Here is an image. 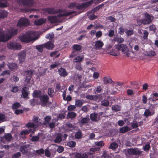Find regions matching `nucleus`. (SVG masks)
Instances as JSON below:
<instances>
[{"label": "nucleus", "mask_w": 158, "mask_h": 158, "mask_svg": "<svg viewBox=\"0 0 158 158\" xmlns=\"http://www.w3.org/2000/svg\"><path fill=\"white\" fill-rule=\"evenodd\" d=\"M35 32L31 31L25 33L21 34L19 36V38L21 42L27 43L36 40L37 39L35 37Z\"/></svg>", "instance_id": "nucleus-1"}, {"label": "nucleus", "mask_w": 158, "mask_h": 158, "mask_svg": "<svg viewBox=\"0 0 158 158\" xmlns=\"http://www.w3.org/2000/svg\"><path fill=\"white\" fill-rule=\"evenodd\" d=\"M144 18L137 20V23L141 25H148L151 23L154 19V16L146 12L143 13Z\"/></svg>", "instance_id": "nucleus-2"}, {"label": "nucleus", "mask_w": 158, "mask_h": 158, "mask_svg": "<svg viewBox=\"0 0 158 158\" xmlns=\"http://www.w3.org/2000/svg\"><path fill=\"white\" fill-rule=\"evenodd\" d=\"M30 24L28 19L26 17H21L18 21L16 25L17 27L23 28L27 27Z\"/></svg>", "instance_id": "nucleus-3"}, {"label": "nucleus", "mask_w": 158, "mask_h": 158, "mask_svg": "<svg viewBox=\"0 0 158 158\" xmlns=\"http://www.w3.org/2000/svg\"><path fill=\"white\" fill-rule=\"evenodd\" d=\"M18 31L17 28L14 27H11L8 29L6 32L7 40H9L12 37L18 34Z\"/></svg>", "instance_id": "nucleus-4"}, {"label": "nucleus", "mask_w": 158, "mask_h": 158, "mask_svg": "<svg viewBox=\"0 0 158 158\" xmlns=\"http://www.w3.org/2000/svg\"><path fill=\"white\" fill-rule=\"evenodd\" d=\"M18 3L28 7L32 6L34 3L33 0H17Z\"/></svg>", "instance_id": "nucleus-5"}, {"label": "nucleus", "mask_w": 158, "mask_h": 158, "mask_svg": "<svg viewBox=\"0 0 158 158\" xmlns=\"http://www.w3.org/2000/svg\"><path fill=\"white\" fill-rule=\"evenodd\" d=\"M127 152L128 154L130 155H135L138 156L141 154L142 152L137 148H128Z\"/></svg>", "instance_id": "nucleus-6"}, {"label": "nucleus", "mask_w": 158, "mask_h": 158, "mask_svg": "<svg viewBox=\"0 0 158 158\" xmlns=\"http://www.w3.org/2000/svg\"><path fill=\"white\" fill-rule=\"evenodd\" d=\"M49 98L47 94L42 95L40 97V100L41 102V106H46L47 103H49ZM51 102H49V104H50Z\"/></svg>", "instance_id": "nucleus-7"}, {"label": "nucleus", "mask_w": 158, "mask_h": 158, "mask_svg": "<svg viewBox=\"0 0 158 158\" xmlns=\"http://www.w3.org/2000/svg\"><path fill=\"white\" fill-rule=\"evenodd\" d=\"M45 11L49 14H58V13L63 12L64 10L60 9H58L57 10H56L54 8L50 7L45 8Z\"/></svg>", "instance_id": "nucleus-8"}, {"label": "nucleus", "mask_w": 158, "mask_h": 158, "mask_svg": "<svg viewBox=\"0 0 158 158\" xmlns=\"http://www.w3.org/2000/svg\"><path fill=\"white\" fill-rule=\"evenodd\" d=\"M93 2V0H91L89 1L83 3L81 4H79L76 5V9L81 10L82 8H86L91 5Z\"/></svg>", "instance_id": "nucleus-9"}, {"label": "nucleus", "mask_w": 158, "mask_h": 158, "mask_svg": "<svg viewBox=\"0 0 158 158\" xmlns=\"http://www.w3.org/2000/svg\"><path fill=\"white\" fill-rule=\"evenodd\" d=\"M29 88L25 86L22 88L21 92L22 95L21 97L24 99H29V97H28V95L30 93L28 91Z\"/></svg>", "instance_id": "nucleus-10"}, {"label": "nucleus", "mask_w": 158, "mask_h": 158, "mask_svg": "<svg viewBox=\"0 0 158 158\" xmlns=\"http://www.w3.org/2000/svg\"><path fill=\"white\" fill-rule=\"evenodd\" d=\"M26 51L23 50L18 53L19 60L20 63H23L25 60L26 57Z\"/></svg>", "instance_id": "nucleus-11"}, {"label": "nucleus", "mask_w": 158, "mask_h": 158, "mask_svg": "<svg viewBox=\"0 0 158 158\" xmlns=\"http://www.w3.org/2000/svg\"><path fill=\"white\" fill-rule=\"evenodd\" d=\"M25 73L26 76L25 81L27 83H29L31 78V76L33 74V71L31 70H27L25 72Z\"/></svg>", "instance_id": "nucleus-12"}, {"label": "nucleus", "mask_w": 158, "mask_h": 158, "mask_svg": "<svg viewBox=\"0 0 158 158\" xmlns=\"http://www.w3.org/2000/svg\"><path fill=\"white\" fill-rule=\"evenodd\" d=\"M62 12L59 13L60 14L57 15V17H61L64 16H67L72 15L73 14L75 13V15H76L80 13V12H77L75 11H73L70 12H67L63 14H62Z\"/></svg>", "instance_id": "nucleus-13"}, {"label": "nucleus", "mask_w": 158, "mask_h": 158, "mask_svg": "<svg viewBox=\"0 0 158 158\" xmlns=\"http://www.w3.org/2000/svg\"><path fill=\"white\" fill-rule=\"evenodd\" d=\"M8 47L10 49L16 50L20 48H21V46L20 44H18L16 43L11 42L8 44Z\"/></svg>", "instance_id": "nucleus-14"}, {"label": "nucleus", "mask_w": 158, "mask_h": 158, "mask_svg": "<svg viewBox=\"0 0 158 158\" xmlns=\"http://www.w3.org/2000/svg\"><path fill=\"white\" fill-rule=\"evenodd\" d=\"M30 146L29 144H23L20 147V150L23 154L27 153L28 152V148Z\"/></svg>", "instance_id": "nucleus-15"}, {"label": "nucleus", "mask_w": 158, "mask_h": 158, "mask_svg": "<svg viewBox=\"0 0 158 158\" xmlns=\"http://www.w3.org/2000/svg\"><path fill=\"white\" fill-rule=\"evenodd\" d=\"M7 41L6 33L5 34L3 30H0V42H5Z\"/></svg>", "instance_id": "nucleus-16"}, {"label": "nucleus", "mask_w": 158, "mask_h": 158, "mask_svg": "<svg viewBox=\"0 0 158 158\" xmlns=\"http://www.w3.org/2000/svg\"><path fill=\"white\" fill-rule=\"evenodd\" d=\"M59 74L61 77H65L68 74V73L67 72L66 70L63 68H60L58 70Z\"/></svg>", "instance_id": "nucleus-17"}, {"label": "nucleus", "mask_w": 158, "mask_h": 158, "mask_svg": "<svg viewBox=\"0 0 158 158\" xmlns=\"http://www.w3.org/2000/svg\"><path fill=\"white\" fill-rule=\"evenodd\" d=\"M151 112L149 109H146L143 114V115L146 118H148L150 116L153 115L155 113V111L154 110H151Z\"/></svg>", "instance_id": "nucleus-18"}, {"label": "nucleus", "mask_w": 158, "mask_h": 158, "mask_svg": "<svg viewBox=\"0 0 158 158\" xmlns=\"http://www.w3.org/2000/svg\"><path fill=\"white\" fill-rule=\"evenodd\" d=\"M44 48L48 50L52 49L55 47L53 44L50 41L44 44Z\"/></svg>", "instance_id": "nucleus-19"}, {"label": "nucleus", "mask_w": 158, "mask_h": 158, "mask_svg": "<svg viewBox=\"0 0 158 158\" xmlns=\"http://www.w3.org/2000/svg\"><path fill=\"white\" fill-rule=\"evenodd\" d=\"M46 21V19L44 18H41L35 20L34 21L35 25L37 26H40L45 23Z\"/></svg>", "instance_id": "nucleus-20"}, {"label": "nucleus", "mask_w": 158, "mask_h": 158, "mask_svg": "<svg viewBox=\"0 0 158 158\" xmlns=\"http://www.w3.org/2000/svg\"><path fill=\"white\" fill-rule=\"evenodd\" d=\"M48 21L51 23H54L59 22L57 17L55 16H48Z\"/></svg>", "instance_id": "nucleus-21"}, {"label": "nucleus", "mask_w": 158, "mask_h": 158, "mask_svg": "<svg viewBox=\"0 0 158 158\" xmlns=\"http://www.w3.org/2000/svg\"><path fill=\"white\" fill-rule=\"evenodd\" d=\"M34 129H32L31 128H28V129L22 131L20 133V134L22 135H25L28 134L30 132H31L32 134H33L35 133Z\"/></svg>", "instance_id": "nucleus-22"}, {"label": "nucleus", "mask_w": 158, "mask_h": 158, "mask_svg": "<svg viewBox=\"0 0 158 158\" xmlns=\"http://www.w3.org/2000/svg\"><path fill=\"white\" fill-rule=\"evenodd\" d=\"M103 84L105 85H107L108 83L112 84L114 82L112 79L110 77L108 76H105L103 78Z\"/></svg>", "instance_id": "nucleus-23"}, {"label": "nucleus", "mask_w": 158, "mask_h": 158, "mask_svg": "<svg viewBox=\"0 0 158 158\" xmlns=\"http://www.w3.org/2000/svg\"><path fill=\"white\" fill-rule=\"evenodd\" d=\"M103 43L100 40L95 42L94 47L95 49H100L103 46Z\"/></svg>", "instance_id": "nucleus-24"}, {"label": "nucleus", "mask_w": 158, "mask_h": 158, "mask_svg": "<svg viewBox=\"0 0 158 158\" xmlns=\"http://www.w3.org/2000/svg\"><path fill=\"white\" fill-rule=\"evenodd\" d=\"M83 56H77L73 59L74 64L81 63V62L84 59Z\"/></svg>", "instance_id": "nucleus-25"}, {"label": "nucleus", "mask_w": 158, "mask_h": 158, "mask_svg": "<svg viewBox=\"0 0 158 158\" xmlns=\"http://www.w3.org/2000/svg\"><path fill=\"white\" fill-rule=\"evenodd\" d=\"M98 115L97 113H91L90 115V118L93 121L97 122L98 121V120L97 119Z\"/></svg>", "instance_id": "nucleus-26"}, {"label": "nucleus", "mask_w": 158, "mask_h": 158, "mask_svg": "<svg viewBox=\"0 0 158 158\" xmlns=\"http://www.w3.org/2000/svg\"><path fill=\"white\" fill-rule=\"evenodd\" d=\"M151 96V97L148 98L149 100L153 102L158 100V93L156 92L153 93Z\"/></svg>", "instance_id": "nucleus-27"}, {"label": "nucleus", "mask_w": 158, "mask_h": 158, "mask_svg": "<svg viewBox=\"0 0 158 158\" xmlns=\"http://www.w3.org/2000/svg\"><path fill=\"white\" fill-rule=\"evenodd\" d=\"M41 92L40 90H35L32 94V96L35 98H40L42 95Z\"/></svg>", "instance_id": "nucleus-28"}, {"label": "nucleus", "mask_w": 158, "mask_h": 158, "mask_svg": "<svg viewBox=\"0 0 158 158\" xmlns=\"http://www.w3.org/2000/svg\"><path fill=\"white\" fill-rule=\"evenodd\" d=\"M118 48L119 51H121L123 53H125V52L127 49V47L126 45L121 44L118 46Z\"/></svg>", "instance_id": "nucleus-29"}, {"label": "nucleus", "mask_w": 158, "mask_h": 158, "mask_svg": "<svg viewBox=\"0 0 158 158\" xmlns=\"http://www.w3.org/2000/svg\"><path fill=\"white\" fill-rule=\"evenodd\" d=\"M73 52L74 53L75 51H80L82 49L81 46L79 44H74L72 46Z\"/></svg>", "instance_id": "nucleus-30"}, {"label": "nucleus", "mask_w": 158, "mask_h": 158, "mask_svg": "<svg viewBox=\"0 0 158 158\" xmlns=\"http://www.w3.org/2000/svg\"><path fill=\"white\" fill-rule=\"evenodd\" d=\"M7 66L9 69L11 71H13L14 69H17V64L15 63H9L7 64Z\"/></svg>", "instance_id": "nucleus-31"}, {"label": "nucleus", "mask_w": 158, "mask_h": 158, "mask_svg": "<svg viewBox=\"0 0 158 158\" xmlns=\"http://www.w3.org/2000/svg\"><path fill=\"white\" fill-rule=\"evenodd\" d=\"M8 13L4 10H0V19H4L7 17Z\"/></svg>", "instance_id": "nucleus-32"}, {"label": "nucleus", "mask_w": 158, "mask_h": 158, "mask_svg": "<svg viewBox=\"0 0 158 158\" xmlns=\"http://www.w3.org/2000/svg\"><path fill=\"white\" fill-rule=\"evenodd\" d=\"M100 150V148L99 147L92 148L89 149V152H88V154L90 155H92L94 154L95 152L99 151Z\"/></svg>", "instance_id": "nucleus-33"}, {"label": "nucleus", "mask_w": 158, "mask_h": 158, "mask_svg": "<svg viewBox=\"0 0 158 158\" xmlns=\"http://www.w3.org/2000/svg\"><path fill=\"white\" fill-rule=\"evenodd\" d=\"M4 138L7 141H9L11 140L12 138V135L10 133H8L5 134L4 136L3 137H1V141L3 142V139Z\"/></svg>", "instance_id": "nucleus-34"}, {"label": "nucleus", "mask_w": 158, "mask_h": 158, "mask_svg": "<svg viewBox=\"0 0 158 158\" xmlns=\"http://www.w3.org/2000/svg\"><path fill=\"white\" fill-rule=\"evenodd\" d=\"M63 135L62 134L60 133H58L57 134V136L56 139L54 140L55 143H59L62 141V137Z\"/></svg>", "instance_id": "nucleus-35"}, {"label": "nucleus", "mask_w": 158, "mask_h": 158, "mask_svg": "<svg viewBox=\"0 0 158 158\" xmlns=\"http://www.w3.org/2000/svg\"><path fill=\"white\" fill-rule=\"evenodd\" d=\"M74 68L77 70L79 71H83V67L81 63H75Z\"/></svg>", "instance_id": "nucleus-36"}, {"label": "nucleus", "mask_w": 158, "mask_h": 158, "mask_svg": "<svg viewBox=\"0 0 158 158\" xmlns=\"http://www.w3.org/2000/svg\"><path fill=\"white\" fill-rule=\"evenodd\" d=\"M131 129L127 126H125L122 128H120L119 132L121 133H124L129 131Z\"/></svg>", "instance_id": "nucleus-37"}, {"label": "nucleus", "mask_w": 158, "mask_h": 158, "mask_svg": "<svg viewBox=\"0 0 158 158\" xmlns=\"http://www.w3.org/2000/svg\"><path fill=\"white\" fill-rule=\"evenodd\" d=\"M82 132L81 130L78 129L75 135V137L76 139H80L82 137Z\"/></svg>", "instance_id": "nucleus-38"}, {"label": "nucleus", "mask_w": 158, "mask_h": 158, "mask_svg": "<svg viewBox=\"0 0 158 158\" xmlns=\"http://www.w3.org/2000/svg\"><path fill=\"white\" fill-rule=\"evenodd\" d=\"M89 121L90 118L89 117H88L83 118L81 119L80 123L82 125H84L86 123H88Z\"/></svg>", "instance_id": "nucleus-39"}, {"label": "nucleus", "mask_w": 158, "mask_h": 158, "mask_svg": "<svg viewBox=\"0 0 158 158\" xmlns=\"http://www.w3.org/2000/svg\"><path fill=\"white\" fill-rule=\"evenodd\" d=\"M66 115L65 113L64 112L60 113L57 116V118L58 120H61L65 118Z\"/></svg>", "instance_id": "nucleus-40"}, {"label": "nucleus", "mask_w": 158, "mask_h": 158, "mask_svg": "<svg viewBox=\"0 0 158 158\" xmlns=\"http://www.w3.org/2000/svg\"><path fill=\"white\" fill-rule=\"evenodd\" d=\"M151 148L150 143H148L146 144L143 147V149L146 152H148L150 150Z\"/></svg>", "instance_id": "nucleus-41"}, {"label": "nucleus", "mask_w": 158, "mask_h": 158, "mask_svg": "<svg viewBox=\"0 0 158 158\" xmlns=\"http://www.w3.org/2000/svg\"><path fill=\"white\" fill-rule=\"evenodd\" d=\"M52 117L50 116H46L44 118V125L48 124L49 123V122L51 120Z\"/></svg>", "instance_id": "nucleus-42"}, {"label": "nucleus", "mask_w": 158, "mask_h": 158, "mask_svg": "<svg viewBox=\"0 0 158 158\" xmlns=\"http://www.w3.org/2000/svg\"><path fill=\"white\" fill-rule=\"evenodd\" d=\"M83 104L82 101L79 99H77L75 102V106L77 107H81Z\"/></svg>", "instance_id": "nucleus-43"}, {"label": "nucleus", "mask_w": 158, "mask_h": 158, "mask_svg": "<svg viewBox=\"0 0 158 158\" xmlns=\"http://www.w3.org/2000/svg\"><path fill=\"white\" fill-rule=\"evenodd\" d=\"M68 146L71 148H74L76 145V143L73 141H71L68 142L67 143Z\"/></svg>", "instance_id": "nucleus-44"}, {"label": "nucleus", "mask_w": 158, "mask_h": 158, "mask_svg": "<svg viewBox=\"0 0 158 158\" xmlns=\"http://www.w3.org/2000/svg\"><path fill=\"white\" fill-rule=\"evenodd\" d=\"M143 33V38L144 40H147L148 38V36L149 34L148 31L145 30H142Z\"/></svg>", "instance_id": "nucleus-45"}, {"label": "nucleus", "mask_w": 158, "mask_h": 158, "mask_svg": "<svg viewBox=\"0 0 158 158\" xmlns=\"http://www.w3.org/2000/svg\"><path fill=\"white\" fill-rule=\"evenodd\" d=\"M112 109L116 111H119L121 110V106L118 105H113L112 107Z\"/></svg>", "instance_id": "nucleus-46"}, {"label": "nucleus", "mask_w": 158, "mask_h": 158, "mask_svg": "<svg viewBox=\"0 0 158 158\" xmlns=\"http://www.w3.org/2000/svg\"><path fill=\"white\" fill-rule=\"evenodd\" d=\"M77 114L73 112H69L68 114V116L71 118H75L77 116Z\"/></svg>", "instance_id": "nucleus-47"}, {"label": "nucleus", "mask_w": 158, "mask_h": 158, "mask_svg": "<svg viewBox=\"0 0 158 158\" xmlns=\"http://www.w3.org/2000/svg\"><path fill=\"white\" fill-rule=\"evenodd\" d=\"M54 89L52 88H49L48 89V95L51 97L53 98L54 97V95L52 94L54 93Z\"/></svg>", "instance_id": "nucleus-48"}, {"label": "nucleus", "mask_w": 158, "mask_h": 158, "mask_svg": "<svg viewBox=\"0 0 158 158\" xmlns=\"http://www.w3.org/2000/svg\"><path fill=\"white\" fill-rule=\"evenodd\" d=\"M21 104L18 102L14 103L12 106V108L13 110L17 109L21 106Z\"/></svg>", "instance_id": "nucleus-49"}, {"label": "nucleus", "mask_w": 158, "mask_h": 158, "mask_svg": "<svg viewBox=\"0 0 158 158\" xmlns=\"http://www.w3.org/2000/svg\"><path fill=\"white\" fill-rule=\"evenodd\" d=\"M36 48L38 50L39 52H42L43 51V48H44V44L42 45H36Z\"/></svg>", "instance_id": "nucleus-50"}, {"label": "nucleus", "mask_w": 158, "mask_h": 158, "mask_svg": "<svg viewBox=\"0 0 158 158\" xmlns=\"http://www.w3.org/2000/svg\"><path fill=\"white\" fill-rule=\"evenodd\" d=\"M58 51H57L53 52L50 53V56L51 57H53L54 56H56L55 57V58L58 57L60 55V54H58L57 55V54L58 53Z\"/></svg>", "instance_id": "nucleus-51"}, {"label": "nucleus", "mask_w": 158, "mask_h": 158, "mask_svg": "<svg viewBox=\"0 0 158 158\" xmlns=\"http://www.w3.org/2000/svg\"><path fill=\"white\" fill-rule=\"evenodd\" d=\"M104 4L102 3L98 5L97 6L94 8L92 10V11L94 12V13H95L96 12L99 10L101 8L104 6Z\"/></svg>", "instance_id": "nucleus-52"}, {"label": "nucleus", "mask_w": 158, "mask_h": 158, "mask_svg": "<svg viewBox=\"0 0 158 158\" xmlns=\"http://www.w3.org/2000/svg\"><path fill=\"white\" fill-rule=\"evenodd\" d=\"M126 33L128 36H131L133 34V31L132 29L128 30V29H126Z\"/></svg>", "instance_id": "nucleus-53"}, {"label": "nucleus", "mask_w": 158, "mask_h": 158, "mask_svg": "<svg viewBox=\"0 0 158 158\" xmlns=\"http://www.w3.org/2000/svg\"><path fill=\"white\" fill-rule=\"evenodd\" d=\"M118 147V145L116 143L113 142L110 144L109 148L111 149H114L117 148Z\"/></svg>", "instance_id": "nucleus-54"}, {"label": "nucleus", "mask_w": 158, "mask_h": 158, "mask_svg": "<svg viewBox=\"0 0 158 158\" xmlns=\"http://www.w3.org/2000/svg\"><path fill=\"white\" fill-rule=\"evenodd\" d=\"M4 2H2L0 1V7H6L9 6V3L7 1H4Z\"/></svg>", "instance_id": "nucleus-55"}, {"label": "nucleus", "mask_w": 158, "mask_h": 158, "mask_svg": "<svg viewBox=\"0 0 158 158\" xmlns=\"http://www.w3.org/2000/svg\"><path fill=\"white\" fill-rule=\"evenodd\" d=\"M37 101V100L35 98L31 99L29 101L31 105L32 106H35L36 104Z\"/></svg>", "instance_id": "nucleus-56"}, {"label": "nucleus", "mask_w": 158, "mask_h": 158, "mask_svg": "<svg viewBox=\"0 0 158 158\" xmlns=\"http://www.w3.org/2000/svg\"><path fill=\"white\" fill-rule=\"evenodd\" d=\"M102 105L105 106H109V103L107 99H104L102 102Z\"/></svg>", "instance_id": "nucleus-57"}, {"label": "nucleus", "mask_w": 158, "mask_h": 158, "mask_svg": "<svg viewBox=\"0 0 158 158\" xmlns=\"http://www.w3.org/2000/svg\"><path fill=\"white\" fill-rule=\"evenodd\" d=\"M40 137L39 135L33 136L31 139L32 142L38 141L39 140Z\"/></svg>", "instance_id": "nucleus-58"}, {"label": "nucleus", "mask_w": 158, "mask_h": 158, "mask_svg": "<svg viewBox=\"0 0 158 158\" xmlns=\"http://www.w3.org/2000/svg\"><path fill=\"white\" fill-rule=\"evenodd\" d=\"M108 54L115 56H118L117 53L116 52L115 49H112L110 50L108 52Z\"/></svg>", "instance_id": "nucleus-59"}, {"label": "nucleus", "mask_w": 158, "mask_h": 158, "mask_svg": "<svg viewBox=\"0 0 158 158\" xmlns=\"http://www.w3.org/2000/svg\"><path fill=\"white\" fill-rule=\"evenodd\" d=\"M148 56H153L156 54L155 52L154 51H150L147 53Z\"/></svg>", "instance_id": "nucleus-60"}, {"label": "nucleus", "mask_w": 158, "mask_h": 158, "mask_svg": "<svg viewBox=\"0 0 158 158\" xmlns=\"http://www.w3.org/2000/svg\"><path fill=\"white\" fill-rule=\"evenodd\" d=\"M76 108L75 105H70L68 106V110L69 111L74 110Z\"/></svg>", "instance_id": "nucleus-61"}, {"label": "nucleus", "mask_w": 158, "mask_h": 158, "mask_svg": "<svg viewBox=\"0 0 158 158\" xmlns=\"http://www.w3.org/2000/svg\"><path fill=\"white\" fill-rule=\"evenodd\" d=\"M101 158H111V157L106 151H104L103 155L101 156Z\"/></svg>", "instance_id": "nucleus-62"}, {"label": "nucleus", "mask_w": 158, "mask_h": 158, "mask_svg": "<svg viewBox=\"0 0 158 158\" xmlns=\"http://www.w3.org/2000/svg\"><path fill=\"white\" fill-rule=\"evenodd\" d=\"M95 144L96 145L100 147V148L104 145V143L102 141L96 142L95 143Z\"/></svg>", "instance_id": "nucleus-63"}, {"label": "nucleus", "mask_w": 158, "mask_h": 158, "mask_svg": "<svg viewBox=\"0 0 158 158\" xmlns=\"http://www.w3.org/2000/svg\"><path fill=\"white\" fill-rule=\"evenodd\" d=\"M118 29V32L120 35H123L124 34V30L123 26H120Z\"/></svg>", "instance_id": "nucleus-64"}]
</instances>
